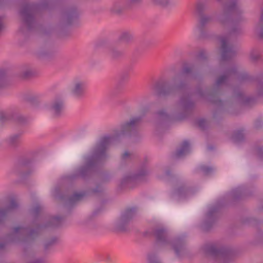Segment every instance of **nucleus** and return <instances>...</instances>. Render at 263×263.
Returning <instances> with one entry per match:
<instances>
[{
    "label": "nucleus",
    "instance_id": "c85d7f7f",
    "mask_svg": "<svg viewBox=\"0 0 263 263\" xmlns=\"http://www.w3.org/2000/svg\"><path fill=\"white\" fill-rule=\"evenodd\" d=\"M108 54L114 60H119L123 58L124 52L117 47L111 46L109 48Z\"/></svg>",
    "mask_w": 263,
    "mask_h": 263
},
{
    "label": "nucleus",
    "instance_id": "2eb2a0df",
    "mask_svg": "<svg viewBox=\"0 0 263 263\" xmlns=\"http://www.w3.org/2000/svg\"><path fill=\"white\" fill-rule=\"evenodd\" d=\"M219 208L217 206H211L205 215V219L201 224V228L204 231H208L212 227L217 219Z\"/></svg>",
    "mask_w": 263,
    "mask_h": 263
},
{
    "label": "nucleus",
    "instance_id": "dca6fc26",
    "mask_svg": "<svg viewBox=\"0 0 263 263\" xmlns=\"http://www.w3.org/2000/svg\"><path fill=\"white\" fill-rule=\"evenodd\" d=\"M148 173L146 167L144 165L141 168L138 173L125 176L121 181L120 185L123 187L129 183L142 180L144 177L148 174Z\"/></svg>",
    "mask_w": 263,
    "mask_h": 263
},
{
    "label": "nucleus",
    "instance_id": "a878e982",
    "mask_svg": "<svg viewBox=\"0 0 263 263\" xmlns=\"http://www.w3.org/2000/svg\"><path fill=\"white\" fill-rule=\"evenodd\" d=\"M134 36L132 33L129 31L125 30L121 32L119 34L117 41L119 43L125 44H129L133 42Z\"/></svg>",
    "mask_w": 263,
    "mask_h": 263
},
{
    "label": "nucleus",
    "instance_id": "ddd939ff",
    "mask_svg": "<svg viewBox=\"0 0 263 263\" xmlns=\"http://www.w3.org/2000/svg\"><path fill=\"white\" fill-rule=\"evenodd\" d=\"M49 110L54 118L61 117L65 110V103L64 99L61 97H57L50 102Z\"/></svg>",
    "mask_w": 263,
    "mask_h": 263
},
{
    "label": "nucleus",
    "instance_id": "423d86ee",
    "mask_svg": "<svg viewBox=\"0 0 263 263\" xmlns=\"http://www.w3.org/2000/svg\"><path fill=\"white\" fill-rule=\"evenodd\" d=\"M195 107V103L192 100L191 95L183 94L176 103L170 115L164 109L157 111L155 115L162 120L181 121L189 117Z\"/></svg>",
    "mask_w": 263,
    "mask_h": 263
},
{
    "label": "nucleus",
    "instance_id": "2f4dec72",
    "mask_svg": "<svg viewBox=\"0 0 263 263\" xmlns=\"http://www.w3.org/2000/svg\"><path fill=\"white\" fill-rule=\"evenodd\" d=\"M232 139L235 143L242 142L245 139V135L243 130H238L233 133Z\"/></svg>",
    "mask_w": 263,
    "mask_h": 263
},
{
    "label": "nucleus",
    "instance_id": "bf43d9fd",
    "mask_svg": "<svg viewBox=\"0 0 263 263\" xmlns=\"http://www.w3.org/2000/svg\"><path fill=\"white\" fill-rule=\"evenodd\" d=\"M260 209L262 210H263V201L261 202V204H260Z\"/></svg>",
    "mask_w": 263,
    "mask_h": 263
},
{
    "label": "nucleus",
    "instance_id": "e433bc0d",
    "mask_svg": "<svg viewBox=\"0 0 263 263\" xmlns=\"http://www.w3.org/2000/svg\"><path fill=\"white\" fill-rule=\"evenodd\" d=\"M53 54V51L50 49L41 50L39 52L40 58H44L50 57Z\"/></svg>",
    "mask_w": 263,
    "mask_h": 263
},
{
    "label": "nucleus",
    "instance_id": "052dcab7",
    "mask_svg": "<svg viewBox=\"0 0 263 263\" xmlns=\"http://www.w3.org/2000/svg\"><path fill=\"white\" fill-rule=\"evenodd\" d=\"M208 148H209V149L211 150V149H213V147H211V146H209V147H208Z\"/></svg>",
    "mask_w": 263,
    "mask_h": 263
},
{
    "label": "nucleus",
    "instance_id": "9b49d317",
    "mask_svg": "<svg viewBox=\"0 0 263 263\" xmlns=\"http://www.w3.org/2000/svg\"><path fill=\"white\" fill-rule=\"evenodd\" d=\"M172 191V196L178 199H184L194 194L193 188L185 182H179L176 180Z\"/></svg>",
    "mask_w": 263,
    "mask_h": 263
},
{
    "label": "nucleus",
    "instance_id": "f704fd0d",
    "mask_svg": "<svg viewBox=\"0 0 263 263\" xmlns=\"http://www.w3.org/2000/svg\"><path fill=\"white\" fill-rule=\"evenodd\" d=\"M253 153L259 159L263 161V146L262 145H255L253 148Z\"/></svg>",
    "mask_w": 263,
    "mask_h": 263
},
{
    "label": "nucleus",
    "instance_id": "c03bdc74",
    "mask_svg": "<svg viewBox=\"0 0 263 263\" xmlns=\"http://www.w3.org/2000/svg\"><path fill=\"white\" fill-rule=\"evenodd\" d=\"M14 118L15 120L20 124H24L27 120L26 117L21 115H16Z\"/></svg>",
    "mask_w": 263,
    "mask_h": 263
},
{
    "label": "nucleus",
    "instance_id": "5fc2aeb1",
    "mask_svg": "<svg viewBox=\"0 0 263 263\" xmlns=\"http://www.w3.org/2000/svg\"><path fill=\"white\" fill-rule=\"evenodd\" d=\"M27 99L28 101H29L31 102H32L34 100V98L32 97H29V98H27Z\"/></svg>",
    "mask_w": 263,
    "mask_h": 263
},
{
    "label": "nucleus",
    "instance_id": "cd10ccee",
    "mask_svg": "<svg viewBox=\"0 0 263 263\" xmlns=\"http://www.w3.org/2000/svg\"><path fill=\"white\" fill-rule=\"evenodd\" d=\"M21 135L15 134L10 136L6 140L7 145L11 148H15L21 144Z\"/></svg>",
    "mask_w": 263,
    "mask_h": 263
},
{
    "label": "nucleus",
    "instance_id": "1a4fd4ad",
    "mask_svg": "<svg viewBox=\"0 0 263 263\" xmlns=\"http://www.w3.org/2000/svg\"><path fill=\"white\" fill-rule=\"evenodd\" d=\"M206 253L221 263H228L232 260L234 252L228 248H217L214 246H209L205 248Z\"/></svg>",
    "mask_w": 263,
    "mask_h": 263
},
{
    "label": "nucleus",
    "instance_id": "0eeeda50",
    "mask_svg": "<svg viewBox=\"0 0 263 263\" xmlns=\"http://www.w3.org/2000/svg\"><path fill=\"white\" fill-rule=\"evenodd\" d=\"M49 1L47 0L39 4L25 3L22 6L20 15L22 20L20 31L23 34L26 35L37 29L38 25L36 15L40 10L48 8Z\"/></svg>",
    "mask_w": 263,
    "mask_h": 263
},
{
    "label": "nucleus",
    "instance_id": "39448f33",
    "mask_svg": "<svg viewBox=\"0 0 263 263\" xmlns=\"http://www.w3.org/2000/svg\"><path fill=\"white\" fill-rule=\"evenodd\" d=\"M64 218L60 216L51 217L45 225L38 224L36 220L32 223L33 228L17 226L13 228L11 233L7 237L8 242L33 240L36 238L42 230L46 228H57L61 226Z\"/></svg>",
    "mask_w": 263,
    "mask_h": 263
},
{
    "label": "nucleus",
    "instance_id": "c9c22d12",
    "mask_svg": "<svg viewBox=\"0 0 263 263\" xmlns=\"http://www.w3.org/2000/svg\"><path fill=\"white\" fill-rule=\"evenodd\" d=\"M58 242L57 238L53 237L46 240L44 245V249L48 250Z\"/></svg>",
    "mask_w": 263,
    "mask_h": 263
},
{
    "label": "nucleus",
    "instance_id": "a18cd8bd",
    "mask_svg": "<svg viewBox=\"0 0 263 263\" xmlns=\"http://www.w3.org/2000/svg\"><path fill=\"white\" fill-rule=\"evenodd\" d=\"M34 71L31 69H27L24 71L22 73V76L24 78H29L33 76Z\"/></svg>",
    "mask_w": 263,
    "mask_h": 263
},
{
    "label": "nucleus",
    "instance_id": "f8f14e48",
    "mask_svg": "<svg viewBox=\"0 0 263 263\" xmlns=\"http://www.w3.org/2000/svg\"><path fill=\"white\" fill-rule=\"evenodd\" d=\"M85 195V193H76L70 195L68 192L61 194L59 189H55L54 191L55 197L64 201L66 205L69 206L73 205L77 201L81 200Z\"/></svg>",
    "mask_w": 263,
    "mask_h": 263
},
{
    "label": "nucleus",
    "instance_id": "bb28decb",
    "mask_svg": "<svg viewBox=\"0 0 263 263\" xmlns=\"http://www.w3.org/2000/svg\"><path fill=\"white\" fill-rule=\"evenodd\" d=\"M190 152V144L187 141H184L181 144L180 148L176 151L173 156L175 158H180L189 154Z\"/></svg>",
    "mask_w": 263,
    "mask_h": 263
},
{
    "label": "nucleus",
    "instance_id": "6e6d98bb",
    "mask_svg": "<svg viewBox=\"0 0 263 263\" xmlns=\"http://www.w3.org/2000/svg\"><path fill=\"white\" fill-rule=\"evenodd\" d=\"M5 119V117L4 115L2 114L0 115V121H4V120Z\"/></svg>",
    "mask_w": 263,
    "mask_h": 263
},
{
    "label": "nucleus",
    "instance_id": "680f3d73",
    "mask_svg": "<svg viewBox=\"0 0 263 263\" xmlns=\"http://www.w3.org/2000/svg\"><path fill=\"white\" fill-rule=\"evenodd\" d=\"M153 105H155V104H152L151 106L152 107Z\"/></svg>",
    "mask_w": 263,
    "mask_h": 263
},
{
    "label": "nucleus",
    "instance_id": "a19ab883",
    "mask_svg": "<svg viewBox=\"0 0 263 263\" xmlns=\"http://www.w3.org/2000/svg\"><path fill=\"white\" fill-rule=\"evenodd\" d=\"M42 209V208L40 204H36L32 208L31 211V213L34 217H36L39 215Z\"/></svg>",
    "mask_w": 263,
    "mask_h": 263
},
{
    "label": "nucleus",
    "instance_id": "6e6552de",
    "mask_svg": "<svg viewBox=\"0 0 263 263\" xmlns=\"http://www.w3.org/2000/svg\"><path fill=\"white\" fill-rule=\"evenodd\" d=\"M153 233L158 243L161 245L171 244L177 257H182L186 253V241L184 236L177 237L171 241L167 230L163 227L155 229Z\"/></svg>",
    "mask_w": 263,
    "mask_h": 263
},
{
    "label": "nucleus",
    "instance_id": "6ab92c4d",
    "mask_svg": "<svg viewBox=\"0 0 263 263\" xmlns=\"http://www.w3.org/2000/svg\"><path fill=\"white\" fill-rule=\"evenodd\" d=\"M253 193V190L251 189L242 186L233 190L231 192V197L234 200L242 199L250 197Z\"/></svg>",
    "mask_w": 263,
    "mask_h": 263
},
{
    "label": "nucleus",
    "instance_id": "aec40b11",
    "mask_svg": "<svg viewBox=\"0 0 263 263\" xmlns=\"http://www.w3.org/2000/svg\"><path fill=\"white\" fill-rule=\"evenodd\" d=\"M241 222L245 224H250L254 227L257 231V236L259 238L263 240V221H258L251 217H244Z\"/></svg>",
    "mask_w": 263,
    "mask_h": 263
},
{
    "label": "nucleus",
    "instance_id": "72a5a7b5",
    "mask_svg": "<svg viewBox=\"0 0 263 263\" xmlns=\"http://www.w3.org/2000/svg\"><path fill=\"white\" fill-rule=\"evenodd\" d=\"M152 2L154 5L162 7H167L173 5L171 0H152Z\"/></svg>",
    "mask_w": 263,
    "mask_h": 263
},
{
    "label": "nucleus",
    "instance_id": "20e7f679",
    "mask_svg": "<svg viewBox=\"0 0 263 263\" xmlns=\"http://www.w3.org/2000/svg\"><path fill=\"white\" fill-rule=\"evenodd\" d=\"M236 77L240 82L249 81L250 77L246 72L237 73V68L234 66L227 68L224 73L219 77L216 81L213 87L203 90L199 87L197 88L196 94L200 98L207 100L215 105L222 106L223 102L218 97L221 93V86L224 85L232 77Z\"/></svg>",
    "mask_w": 263,
    "mask_h": 263
},
{
    "label": "nucleus",
    "instance_id": "9d476101",
    "mask_svg": "<svg viewBox=\"0 0 263 263\" xmlns=\"http://www.w3.org/2000/svg\"><path fill=\"white\" fill-rule=\"evenodd\" d=\"M136 215L135 208L126 209L121 215L120 218L116 221V228L119 231H125L127 226Z\"/></svg>",
    "mask_w": 263,
    "mask_h": 263
},
{
    "label": "nucleus",
    "instance_id": "603ef678",
    "mask_svg": "<svg viewBox=\"0 0 263 263\" xmlns=\"http://www.w3.org/2000/svg\"><path fill=\"white\" fill-rule=\"evenodd\" d=\"M6 245L5 243L1 242L0 243V250L3 249Z\"/></svg>",
    "mask_w": 263,
    "mask_h": 263
},
{
    "label": "nucleus",
    "instance_id": "3c124183",
    "mask_svg": "<svg viewBox=\"0 0 263 263\" xmlns=\"http://www.w3.org/2000/svg\"><path fill=\"white\" fill-rule=\"evenodd\" d=\"M130 156V154L128 152H125L122 156L123 159L125 160L128 158Z\"/></svg>",
    "mask_w": 263,
    "mask_h": 263
},
{
    "label": "nucleus",
    "instance_id": "f3484780",
    "mask_svg": "<svg viewBox=\"0 0 263 263\" xmlns=\"http://www.w3.org/2000/svg\"><path fill=\"white\" fill-rule=\"evenodd\" d=\"M86 83L82 80L76 79L73 81L70 88L71 95L77 99L84 97L85 92Z\"/></svg>",
    "mask_w": 263,
    "mask_h": 263
},
{
    "label": "nucleus",
    "instance_id": "864d4df0",
    "mask_svg": "<svg viewBox=\"0 0 263 263\" xmlns=\"http://www.w3.org/2000/svg\"><path fill=\"white\" fill-rule=\"evenodd\" d=\"M165 174L167 176H171V172L170 170H167L166 172H165Z\"/></svg>",
    "mask_w": 263,
    "mask_h": 263
},
{
    "label": "nucleus",
    "instance_id": "ea45409f",
    "mask_svg": "<svg viewBox=\"0 0 263 263\" xmlns=\"http://www.w3.org/2000/svg\"><path fill=\"white\" fill-rule=\"evenodd\" d=\"M201 171L206 175H209L213 173L214 168L212 167L202 165L200 167Z\"/></svg>",
    "mask_w": 263,
    "mask_h": 263
},
{
    "label": "nucleus",
    "instance_id": "13d9d810",
    "mask_svg": "<svg viewBox=\"0 0 263 263\" xmlns=\"http://www.w3.org/2000/svg\"><path fill=\"white\" fill-rule=\"evenodd\" d=\"M23 165L22 164H20L18 166H17V167L19 169H21L22 168Z\"/></svg>",
    "mask_w": 263,
    "mask_h": 263
},
{
    "label": "nucleus",
    "instance_id": "49530a36",
    "mask_svg": "<svg viewBox=\"0 0 263 263\" xmlns=\"http://www.w3.org/2000/svg\"><path fill=\"white\" fill-rule=\"evenodd\" d=\"M197 124L200 128L204 129L206 125V121L204 119H199L197 122Z\"/></svg>",
    "mask_w": 263,
    "mask_h": 263
},
{
    "label": "nucleus",
    "instance_id": "4d7b16f0",
    "mask_svg": "<svg viewBox=\"0 0 263 263\" xmlns=\"http://www.w3.org/2000/svg\"><path fill=\"white\" fill-rule=\"evenodd\" d=\"M100 211V209H97V210H96L93 212V215L95 216Z\"/></svg>",
    "mask_w": 263,
    "mask_h": 263
},
{
    "label": "nucleus",
    "instance_id": "7c9ffc66",
    "mask_svg": "<svg viewBox=\"0 0 263 263\" xmlns=\"http://www.w3.org/2000/svg\"><path fill=\"white\" fill-rule=\"evenodd\" d=\"M257 85L256 93L258 97L263 98V74L258 76L256 78Z\"/></svg>",
    "mask_w": 263,
    "mask_h": 263
},
{
    "label": "nucleus",
    "instance_id": "f257e3e1",
    "mask_svg": "<svg viewBox=\"0 0 263 263\" xmlns=\"http://www.w3.org/2000/svg\"><path fill=\"white\" fill-rule=\"evenodd\" d=\"M150 107H146L142 110L141 116H135L122 123L120 129L114 130L111 136L101 137L93 149L92 155L85 159V164L78 168L74 174L69 177L71 180L79 177L85 179L93 168L103 162L107 158V151L110 144L114 140L123 136L135 135L138 132L142 118L149 111Z\"/></svg>",
    "mask_w": 263,
    "mask_h": 263
},
{
    "label": "nucleus",
    "instance_id": "f03ea898",
    "mask_svg": "<svg viewBox=\"0 0 263 263\" xmlns=\"http://www.w3.org/2000/svg\"><path fill=\"white\" fill-rule=\"evenodd\" d=\"M220 5L221 11L217 17V21L224 27L230 28L228 36H222L221 42V62L231 60L236 55L234 46L230 44L232 37L242 33L239 24L247 21L244 11L239 6L238 0H216Z\"/></svg>",
    "mask_w": 263,
    "mask_h": 263
},
{
    "label": "nucleus",
    "instance_id": "b1692460",
    "mask_svg": "<svg viewBox=\"0 0 263 263\" xmlns=\"http://www.w3.org/2000/svg\"><path fill=\"white\" fill-rule=\"evenodd\" d=\"M234 97L239 103L247 106H250L253 104L255 100L254 98L246 97L243 93L240 91H236Z\"/></svg>",
    "mask_w": 263,
    "mask_h": 263
},
{
    "label": "nucleus",
    "instance_id": "09e8293b",
    "mask_svg": "<svg viewBox=\"0 0 263 263\" xmlns=\"http://www.w3.org/2000/svg\"><path fill=\"white\" fill-rule=\"evenodd\" d=\"M32 172V171L31 170H29L27 172H20V175L22 177H27L28 176H29L30 174H31V173Z\"/></svg>",
    "mask_w": 263,
    "mask_h": 263
},
{
    "label": "nucleus",
    "instance_id": "58836bf2",
    "mask_svg": "<svg viewBox=\"0 0 263 263\" xmlns=\"http://www.w3.org/2000/svg\"><path fill=\"white\" fill-rule=\"evenodd\" d=\"M206 9V6L203 3H199L197 4L196 7L197 11L200 16L202 14H205L204 13V11Z\"/></svg>",
    "mask_w": 263,
    "mask_h": 263
},
{
    "label": "nucleus",
    "instance_id": "473e14b6",
    "mask_svg": "<svg viewBox=\"0 0 263 263\" xmlns=\"http://www.w3.org/2000/svg\"><path fill=\"white\" fill-rule=\"evenodd\" d=\"M129 79V73L124 71L121 73L120 75V78L118 80L117 88L119 89L121 87H122L125 83H126Z\"/></svg>",
    "mask_w": 263,
    "mask_h": 263
},
{
    "label": "nucleus",
    "instance_id": "4be33fe9",
    "mask_svg": "<svg viewBox=\"0 0 263 263\" xmlns=\"http://www.w3.org/2000/svg\"><path fill=\"white\" fill-rule=\"evenodd\" d=\"M254 34L257 39L263 42V2L261 6V15L254 27Z\"/></svg>",
    "mask_w": 263,
    "mask_h": 263
},
{
    "label": "nucleus",
    "instance_id": "de8ad7c7",
    "mask_svg": "<svg viewBox=\"0 0 263 263\" xmlns=\"http://www.w3.org/2000/svg\"><path fill=\"white\" fill-rule=\"evenodd\" d=\"M103 191V187L100 185H97L95 189L91 190L92 193L97 194Z\"/></svg>",
    "mask_w": 263,
    "mask_h": 263
},
{
    "label": "nucleus",
    "instance_id": "4468645a",
    "mask_svg": "<svg viewBox=\"0 0 263 263\" xmlns=\"http://www.w3.org/2000/svg\"><path fill=\"white\" fill-rule=\"evenodd\" d=\"M79 13L75 7H67L62 12L61 21L63 25L67 26L72 24L76 21Z\"/></svg>",
    "mask_w": 263,
    "mask_h": 263
},
{
    "label": "nucleus",
    "instance_id": "8fccbe9b",
    "mask_svg": "<svg viewBox=\"0 0 263 263\" xmlns=\"http://www.w3.org/2000/svg\"><path fill=\"white\" fill-rule=\"evenodd\" d=\"M262 126V121L260 119H258L255 123V127L256 128H259Z\"/></svg>",
    "mask_w": 263,
    "mask_h": 263
},
{
    "label": "nucleus",
    "instance_id": "79ce46f5",
    "mask_svg": "<svg viewBox=\"0 0 263 263\" xmlns=\"http://www.w3.org/2000/svg\"><path fill=\"white\" fill-rule=\"evenodd\" d=\"M197 58L200 61H206L208 59L207 53L205 50L202 49L200 50Z\"/></svg>",
    "mask_w": 263,
    "mask_h": 263
},
{
    "label": "nucleus",
    "instance_id": "393cba45",
    "mask_svg": "<svg viewBox=\"0 0 263 263\" xmlns=\"http://www.w3.org/2000/svg\"><path fill=\"white\" fill-rule=\"evenodd\" d=\"M18 207V204L14 200H11L9 205L6 208L0 210V223H2L6 219L8 213L11 211L16 209Z\"/></svg>",
    "mask_w": 263,
    "mask_h": 263
},
{
    "label": "nucleus",
    "instance_id": "c756f323",
    "mask_svg": "<svg viewBox=\"0 0 263 263\" xmlns=\"http://www.w3.org/2000/svg\"><path fill=\"white\" fill-rule=\"evenodd\" d=\"M261 51L258 49H253L250 53V59L252 62L256 63L260 60Z\"/></svg>",
    "mask_w": 263,
    "mask_h": 263
},
{
    "label": "nucleus",
    "instance_id": "a211bd4d",
    "mask_svg": "<svg viewBox=\"0 0 263 263\" xmlns=\"http://www.w3.org/2000/svg\"><path fill=\"white\" fill-rule=\"evenodd\" d=\"M143 0H125L123 3H116L111 8V11L116 13L120 14L127 8L141 4Z\"/></svg>",
    "mask_w": 263,
    "mask_h": 263
},
{
    "label": "nucleus",
    "instance_id": "4c0bfd02",
    "mask_svg": "<svg viewBox=\"0 0 263 263\" xmlns=\"http://www.w3.org/2000/svg\"><path fill=\"white\" fill-rule=\"evenodd\" d=\"M7 85V78L5 72L0 71V89Z\"/></svg>",
    "mask_w": 263,
    "mask_h": 263
},
{
    "label": "nucleus",
    "instance_id": "37998d69",
    "mask_svg": "<svg viewBox=\"0 0 263 263\" xmlns=\"http://www.w3.org/2000/svg\"><path fill=\"white\" fill-rule=\"evenodd\" d=\"M147 259L148 263H161L154 254H148Z\"/></svg>",
    "mask_w": 263,
    "mask_h": 263
},
{
    "label": "nucleus",
    "instance_id": "7ed1b4c3",
    "mask_svg": "<svg viewBox=\"0 0 263 263\" xmlns=\"http://www.w3.org/2000/svg\"><path fill=\"white\" fill-rule=\"evenodd\" d=\"M201 66L198 64H184L180 73L174 77L173 83L167 80L160 79L154 84L152 89L158 96L166 97L178 90L185 89L189 79H197L200 77Z\"/></svg>",
    "mask_w": 263,
    "mask_h": 263
},
{
    "label": "nucleus",
    "instance_id": "5701e85b",
    "mask_svg": "<svg viewBox=\"0 0 263 263\" xmlns=\"http://www.w3.org/2000/svg\"><path fill=\"white\" fill-rule=\"evenodd\" d=\"M24 255L26 263H45L44 259L35 256L34 251L30 247L24 248Z\"/></svg>",
    "mask_w": 263,
    "mask_h": 263
},
{
    "label": "nucleus",
    "instance_id": "412c9836",
    "mask_svg": "<svg viewBox=\"0 0 263 263\" xmlns=\"http://www.w3.org/2000/svg\"><path fill=\"white\" fill-rule=\"evenodd\" d=\"M214 20V16L213 15L202 14V15L199 16L198 29L201 37H205L204 28L207 25L212 23Z\"/></svg>",
    "mask_w": 263,
    "mask_h": 263
}]
</instances>
